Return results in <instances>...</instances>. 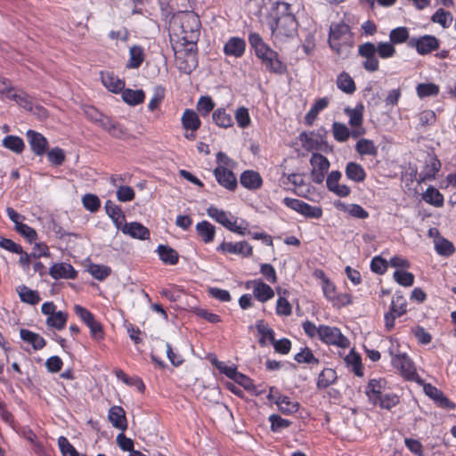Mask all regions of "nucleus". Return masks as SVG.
Returning a JSON list of instances; mask_svg holds the SVG:
<instances>
[{
	"instance_id": "obj_1",
	"label": "nucleus",
	"mask_w": 456,
	"mask_h": 456,
	"mask_svg": "<svg viewBox=\"0 0 456 456\" xmlns=\"http://www.w3.org/2000/svg\"><path fill=\"white\" fill-rule=\"evenodd\" d=\"M200 20L193 12H183L174 17L171 28L180 45L195 47L200 38Z\"/></svg>"
},
{
	"instance_id": "obj_2",
	"label": "nucleus",
	"mask_w": 456,
	"mask_h": 456,
	"mask_svg": "<svg viewBox=\"0 0 456 456\" xmlns=\"http://www.w3.org/2000/svg\"><path fill=\"white\" fill-rule=\"evenodd\" d=\"M297 21L290 11V4L286 2H278L276 13L269 23L273 36L280 41L294 37L297 31Z\"/></svg>"
},
{
	"instance_id": "obj_3",
	"label": "nucleus",
	"mask_w": 456,
	"mask_h": 456,
	"mask_svg": "<svg viewBox=\"0 0 456 456\" xmlns=\"http://www.w3.org/2000/svg\"><path fill=\"white\" fill-rule=\"evenodd\" d=\"M353 36L350 27L346 23L332 24L330 28L329 45L337 54L342 53V47L344 45H351Z\"/></svg>"
},
{
	"instance_id": "obj_4",
	"label": "nucleus",
	"mask_w": 456,
	"mask_h": 456,
	"mask_svg": "<svg viewBox=\"0 0 456 456\" xmlns=\"http://www.w3.org/2000/svg\"><path fill=\"white\" fill-rule=\"evenodd\" d=\"M181 49H175V62L180 71L191 74L198 65L197 45H180Z\"/></svg>"
},
{
	"instance_id": "obj_5",
	"label": "nucleus",
	"mask_w": 456,
	"mask_h": 456,
	"mask_svg": "<svg viewBox=\"0 0 456 456\" xmlns=\"http://www.w3.org/2000/svg\"><path fill=\"white\" fill-rule=\"evenodd\" d=\"M256 56L271 73L283 75L287 72V65L280 60L278 53L270 46L256 54Z\"/></svg>"
},
{
	"instance_id": "obj_6",
	"label": "nucleus",
	"mask_w": 456,
	"mask_h": 456,
	"mask_svg": "<svg viewBox=\"0 0 456 456\" xmlns=\"http://www.w3.org/2000/svg\"><path fill=\"white\" fill-rule=\"evenodd\" d=\"M319 338L328 345H334L342 348L349 346V340L336 327L320 325Z\"/></svg>"
},
{
	"instance_id": "obj_7",
	"label": "nucleus",
	"mask_w": 456,
	"mask_h": 456,
	"mask_svg": "<svg viewBox=\"0 0 456 456\" xmlns=\"http://www.w3.org/2000/svg\"><path fill=\"white\" fill-rule=\"evenodd\" d=\"M376 53V45L373 43L366 42L358 46V54L365 59L362 67L368 72H375L379 68Z\"/></svg>"
},
{
	"instance_id": "obj_8",
	"label": "nucleus",
	"mask_w": 456,
	"mask_h": 456,
	"mask_svg": "<svg viewBox=\"0 0 456 456\" xmlns=\"http://www.w3.org/2000/svg\"><path fill=\"white\" fill-rule=\"evenodd\" d=\"M283 203L288 208L300 213L308 218H320L322 215V209L320 207L311 206L308 203L292 198H285Z\"/></svg>"
},
{
	"instance_id": "obj_9",
	"label": "nucleus",
	"mask_w": 456,
	"mask_h": 456,
	"mask_svg": "<svg viewBox=\"0 0 456 456\" xmlns=\"http://www.w3.org/2000/svg\"><path fill=\"white\" fill-rule=\"evenodd\" d=\"M310 164L313 167L311 171L312 181L318 184L322 183L330 167L328 159L320 153H313L310 159Z\"/></svg>"
},
{
	"instance_id": "obj_10",
	"label": "nucleus",
	"mask_w": 456,
	"mask_h": 456,
	"mask_svg": "<svg viewBox=\"0 0 456 456\" xmlns=\"http://www.w3.org/2000/svg\"><path fill=\"white\" fill-rule=\"evenodd\" d=\"M327 131L324 127H321L316 133L303 132L299 135V140L302 142V146L308 150H319L321 146L325 143V137Z\"/></svg>"
},
{
	"instance_id": "obj_11",
	"label": "nucleus",
	"mask_w": 456,
	"mask_h": 456,
	"mask_svg": "<svg viewBox=\"0 0 456 456\" xmlns=\"http://www.w3.org/2000/svg\"><path fill=\"white\" fill-rule=\"evenodd\" d=\"M411 47H415L417 52L425 55L439 47V41L435 36L425 35L419 37H411L409 41Z\"/></svg>"
},
{
	"instance_id": "obj_12",
	"label": "nucleus",
	"mask_w": 456,
	"mask_h": 456,
	"mask_svg": "<svg viewBox=\"0 0 456 456\" xmlns=\"http://www.w3.org/2000/svg\"><path fill=\"white\" fill-rule=\"evenodd\" d=\"M392 364L400 370L403 376L407 379L415 380L417 376L415 368L405 354H395L392 357Z\"/></svg>"
},
{
	"instance_id": "obj_13",
	"label": "nucleus",
	"mask_w": 456,
	"mask_h": 456,
	"mask_svg": "<svg viewBox=\"0 0 456 456\" xmlns=\"http://www.w3.org/2000/svg\"><path fill=\"white\" fill-rule=\"evenodd\" d=\"M247 289H253L254 297L264 303L274 297L273 289L262 280H253L246 282Z\"/></svg>"
},
{
	"instance_id": "obj_14",
	"label": "nucleus",
	"mask_w": 456,
	"mask_h": 456,
	"mask_svg": "<svg viewBox=\"0 0 456 456\" xmlns=\"http://www.w3.org/2000/svg\"><path fill=\"white\" fill-rule=\"evenodd\" d=\"M26 136L35 155L43 156L46 152L48 141L42 134L29 129L27 131Z\"/></svg>"
},
{
	"instance_id": "obj_15",
	"label": "nucleus",
	"mask_w": 456,
	"mask_h": 456,
	"mask_svg": "<svg viewBox=\"0 0 456 456\" xmlns=\"http://www.w3.org/2000/svg\"><path fill=\"white\" fill-rule=\"evenodd\" d=\"M216 249L224 253L240 255L245 257L253 254V248L247 241L237 243L223 241Z\"/></svg>"
},
{
	"instance_id": "obj_16",
	"label": "nucleus",
	"mask_w": 456,
	"mask_h": 456,
	"mask_svg": "<svg viewBox=\"0 0 456 456\" xmlns=\"http://www.w3.org/2000/svg\"><path fill=\"white\" fill-rule=\"evenodd\" d=\"M213 173L221 186L230 191H234L236 189L237 178L232 171L226 167H216Z\"/></svg>"
},
{
	"instance_id": "obj_17",
	"label": "nucleus",
	"mask_w": 456,
	"mask_h": 456,
	"mask_svg": "<svg viewBox=\"0 0 456 456\" xmlns=\"http://www.w3.org/2000/svg\"><path fill=\"white\" fill-rule=\"evenodd\" d=\"M423 389L425 394L432 398L440 407L444 409H454L456 407L455 403L451 402L441 390L431 384H424Z\"/></svg>"
},
{
	"instance_id": "obj_18",
	"label": "nucleus",
	"mask_w": 456,
	"mask_h": 456,
	"mask_svg": "<svg viewBox=\"0 0 456 456\" xmlns=\"http://www.w3.org/2000/svg\"><path fill=\"white\" fill-rule=\"evenodd\" d=\"M49 274L54 279H75L77 275L74 267L68 263H57L51 266Z\"/></svg>"
},
{
	"instance_id": "obj_19",
	"label": "nucleus",
	"mask_w": 456,
	"mask_h": 456,
	"mask_svg": "<svg viewBox=\"0 0 456 456\" xmlns=\"http://www.w3.org/2000/svg\"><path fill=\"white\" fill-rule=\"evenodd\" d=\"M240 183L248 190H257L262 186L263 180L258 172L246 170L242 172L240 177Z\"/></svg>"
},
{
	"instance_id": "obj_20",
	"label": "nucleus",
	"mask_w": 456,
	"mask_h": 456,
	"mask_svg": "<svg viewBox=\"0 0 456 456\" xmlns=\"http://www.w3.org/2000/svg\"><path fill=\"white\" fill-rule=\"evenodd\" d=\"M246 49V42L240 37H231L224 45V52L226 55L241 57Z\"/></svg>"
},
{
	"instance_id": "obj_21",
	"label": "nucleus",
	"mask_w": 456,
	"mask_h": 456,
	"mask_svg": "<svg viewBox=\"0 0 456 456\" xmlns=\"http://www.w3.org/2000/svg\"><path fill=\"white\" fill-rule=\"evenodd\" d=\"M121 231L123 233L139 240H146L150 236V231L148 228L137 222L124 224Z\"/></svg>"
},
{
	"instance_id": "obj_22",
	"label": "nucleus",
	"mask_w": 456,
	"mask_h": 456,
	"mask_svg": "<svg viewBox=\"0 0 456 456\" xmlns=\"http://www.w3.org/2000/svg\"><path fill=\"white\" fill-rule=\"evenodd\" d=\"M109 419L112 426L118 429L125 431L127 428L126 412L120 406H112L109 410Z\"/></svg>"
},
{
	"instance_id": "obj_23",
	"label": "nucleus",
	"mask_w": 456,
	"mask_h": 456,
	"mask_svg": "<svg viewBox=\"0 0 456 456\" xmlns=\"http://www.w3.org/2000/svg\"><path fill=\"white\" fill-rule=\"evenodd\" d=\"M102 128L106 130L111 136L118 139H123L128 134L127 130L123 126L109 117L102 123Z\"/></svg>"
},
{
	"instance_id": "obj_24",
	"label": "nucleus",
	"mask_w": 456,
	"mask_h": 456,
	"mask_svg": "<svg viewBox=\"0 0 456 456\" xmlns=\"http://www.w3.org/2000/svg\"><path fill=\"white\" fill-rule=\"evenodd\" d=\"M20 338L30 344L34 350H40L45 346V338L37 333L26 329H20Z\"/></svg>"
},
{
	"instance_id": "obj_25",
	"label": "nucleus",
	"mask_w": 456,
	"mask_h": 456,
	"mask_svg": "<svg viewBox=\"0 0 456 456\" xmlns=\"http://www.w3.org/2000/svg\"><path fill=\"white\" fill-rule=\"evenodd\" d=\"M102 82L110 92L118 93L124 89L125 82L110 72H102Z\"/></svg>"
},
{
	"instance_id": "obj_26",
	"label": "nucleus",
	"mask_w": 456,
	"mask_h": 456,
	"mask_svg": "<svg viewBox=\"0 0 456 456\" xmlns=\"http://www.w3.org/2000/svg\"><path fill=\"white\" fill-rule=\"evenodd\" d=\"M105 209L108 216L112 219L117 228L121 229L123 222L125 221V215L118 205L113 203L111 200L105 202Z\"/></svg>"
},
{
	"instance_id": "obj_27",
	"label": "nucleus",
	"mask_w": 456,
	"mask_h": 456,
	"mask_svg": "<svg viewBox=\"0 0 456 456\" xmlns=\"http://www.w3.org/2000/svg\"><path fill=\"white\" fill-rule=\"evenodd\" d=\"M182 124L186 130L195 132L200 128L201 122L194 110L187 109L182 116Z\"/></svg>"
},
{
	"instance_id": "obj_28",
	"label": "nucleus",
	"mask_w": 456,
	"mask_h": 456,
	"mask_svg": "<svg viewBox=\"0 0 456 456\" xmlns=\"http://www.w3.org/2000/svg\"><path fill=\"white\" fill-rule=\"evenodd\" d=\"M198 235L205 243L213 241L216 234V228L208 221H201L196 224Z\"/></svg>"
},
{
	"instance_id": "obj_29",
	"label": "nucleus",
	"mask_w": 456,
	"mask_h": 456,
	"mask_svg": "<svg viewBox=\"0 0 456 456\" xmlns=\"http://www.w3.org/2000/svg\"><path fill=\"white\" fill-rule=\"evenodd\" d=\"M346 175L348 179L355 183H361L364 181L366 173L360 164L355 162H349L346 167Z\"/></svg>"
},
{
	"instance_id": "obj_30",
	"label": "nucleus",
	"mask_w": 456,
	"mask_h": 456,
	"mask_svg": "<svg viewBox=\"0 0 456 456\" xmlns=\"http://www.w3.org/2000/svg\"><path fill=\"white\" fill-rule=\"evenodd\" d=\"M157 252L161 261L167 265H175L178 262V253L167 245H159Z\"/></svg>"
},
{
	"instance_id": "obj_31",
	"label": "nucleus",
	"mask_w": 456,
	"mask_h": 456,
	"mask_svg": "<svg viewBox=\"0 0 456 456\" xmlns=\"http://www.w3.org/2000/svg\"><path fill=\"white\" fill-rule=\"evenodd\" d=\"M212 119L220 127L228 128L233 126L232 115L224 108L214 110Z\"/></svg>"
},
{
	"instance_id": "obj_32",
	"label": "nucleus",
	"mask_w": 456,
	"mask_h": 456,
	"mask_svg": "<svg viewBox=\"0 0 456 456\" xmlns=\"http://www.w3.org/2000/svg\"><path fill=\"white\" fill-rule=\"evenodd\" d=\"M274 403L277 404L279 410L284 414L294 413L299 409V403L296 401L290 400L288 396L279 395L275 398Z\"/></svg>"
},
{
	"instance_id": "obj_33",
	"label": "nucleus",
	"mask_w": 456,
	"mask_h": 456,
	"mask_svg": "<svg viewBox=\"0 0 456 456\" xmlns=\"http://www.w3.org/2000/svg\"><path fill=\"white\" fill-rule=\"evenodd\" d=\"M144 61V51L139 45H134L129 51V60L126 64L128 69L139 68Z\"/></svg>"
},
{
	"instance_id": "obj_34",
	"label": "nucleus",
	"mask_w": 456,
	"mask_h": 456,
	"mask_svg": "<svg viewBox=\"0 0 456 456\" xmlns=\"http://www.w3.org/2000/svg\"><path fill=\"white\" fill-rule=\"evenodd\" d=\"M17 292L20 300L29 305H37L41 299L37 291L32 290L25 285L19 286Z\"/></svg>"
},
{
	"instance_id": "obj_35",
	"label": "nucleus",
	"mask_w": 456,
	"mask_h": 456,
	"mask_svg": "<svg viewBox=\"0 0 456 456\" xmlns=\"http://www.w3.org/2000/svg\"><path fill=\"white\" fill-rule=\"evenodd\" d=\"M422 199L427 203L433 205L436 208H440L444 205L443 194L437 189L432 186H429L422 194Z\"/></svg>"
},
{
	"instance_id": "obj_36",
	"label": "nucleus",
	"mask_w": 456,
	"mask_h": 456,
	"mask_svg": "<svg viewBox=\"0 0 456 456\" xmlns=\"http://www.w3.org/2000/svg\"><path fill=\"white\" fill-rule=\"evenodd\" d=\"M3 146L16 154H20L24 148L25 143L23 140L17 135H7L3 139Z\"/></svg>"
},
{
	"instance_id": "obj_37",
	"label": "nucleus",
	"mask_w": 456,
	"mask_h": 456,
	"mask_svg": "<svg viewBox=\"0 0 456 456\" xmlns=\"http://www.w3.org/2000/svg\"><path fill=\"white\" fill-rule=\"evenodd\" d=\"M345 113L349 118V125L351 126H361L363 122V106L362 104H359L355 108L352 109L350 107H346L345 109Z\"/></svg>"
},
{
	"instance_id": "obj_38",
	"label": "nucleus",
	"mask_w": 456,
	"mask_h": 456,
	"mask_svg": "<svg viewBox=\"0 0 456 456\" xmlns=\"http://www.w3.org/2000/svg\"><path fill=\"white\" fill-rule=\"evenodd\" d=\"M355 151L362 156L370 155L375 157L378 155V148L373 141L370 139H360L355 144Z\"/></svg>"
},
{
	"instance_id": "obj_39",
	"label": "nucleus",
	"mask_w": 456,
	"mask_h": 456,
	"mask_svg": "<svg viewBox=\"0 0 456 456\" xmlns=\"http://www.w3.org/2000/svg\"><path fill=\"white\" fill-rule=\"evenodd\" d=\"M337 379L336 371L333 369H324L318 377L317 387L319 389H325L332 385Z\"/></svg>"
},
{
	"instance_id": "obj_40",
	"label": "nucleus",
	"mask_w": 456,
	"mask_h": 456,
	"mask_svg": "<svg viewBox=\"0 0 456 456\" xmlns=\"http://www.w3.org/2000/svg\"><path fill=\"white\" fill-rule=\"evenodd\" d=\"M338 87L346 94H353L356 90L354 81L346 72H342L337 78Z\"/></svg>"
},
{
	"instance_id": "obj_41",
	"label": "nucleus",
	"mask_w": 456,
	"mask_h": 456,
	"mask_svg": "<svg viewBox=\"0 0 456 456\" xmlns=\"http://www.w3.org/2000/svg\"><path fill=\"white\" fill-rule=\"evenodd\" d=\"M382 380L370 379L366 387V395L369 399L375 404L378 403V399L382 395Z\"/></svg>"
},
{
	"instance_id": "obj_42",
	"label": "nucleus",
	"mask_w": 456,
	"mask_h": 456,
	"mask_svg": "<svg viewBox=\"0 0 456 456\" xmlns=\"http://www.w3.org/2000/svg\"><path fill=\"white\" fill-rule=\"evenodd\" d=\"M344 360L347 366L353 367V371L356 376L362 377L363 375L361 356L354 349L350 351Z\"/></svg>"
},
{
	"instance_id": "obj_43",
	"label": "nucleus",
	"mask_w": 456,
	"mask_h": 456,
	"mask_svg": "<svg viewBox=\"0 0 456 456\" xmlns=\"http://www.w3.org/2000/svg\"><path fill=\"white\" fill-rule=\"evenodd\" d=\"M68 320V314L65 312L59 311L46 319V324L49 327L54 328L58 330L64 329Z\"/></svg>"
},
{
	"instance_id": "obj_44",
	"label": "nucleus",
	"mask_w": 456,
	"mask_h": 456,
	"mask_svg": "<svg viewBox=\"0 0 456 456\" xmlns=\"http://www.w3.org/2000/svg\"><path fill=\"white\" fill-rule=\"evenodd\" d=\"M144 96L142 90L125 89L122 92L123 100L129 105H137L142 102Z\"/></svg>"
},
{
	"instance_id": "obj_45",
	"label": "nucleus",
	"mask_w": 456,
	"mask_h": 456,
	"mask_svg": "<svg viewBox=\"0 0 456 456\" xmlns=\"http://www.w3.org/2000/svg\"><path fill=\"white\" fill-rule=\"evenodd\" d=\"M207 213L211 218L216 220L217 223L223 224L225 228L228 229L229 226H232V221L229 219L226 212H224V210L218 209L217 208L211 206L207 209Z\"/></svg>"
},
{
	"instance_id": "obj_46",
	"label": "nucleus",
	"mask_w": 456,
	"mask_h": 456,
	"mask_svg": "<svg viewBox=\"0 0 456 456\" xmlns=\"http://www.w3.org/2000/svg\"><path fill=\"white\" fill-rule=\"evenodd\" d=\"M9 100L14 101L17 104L27 110H33L31 97L23 91H15L12 95H10Z\"/></svg>"
},
{
	"instance_id": "obj_47",
	"label": "nucleus",
	"mask_w": 456,
	"mask_h": 456,
	"mask_svg": "<svg viewBox=\"0 0 456 456\" xmlns=\"http://www.w3.org/2000/svg\"><path fill=\"white\" fill-rule=\"evenodd\" d=\"M332 133L335 140L339 142L347 141L350 136V130L348 127L345 124L339 122H334L332 124Z\"/></svg>"
},
{
	"instance_id": "obj_48",
	"label": "nucleus",
	"mask_w": 456,
	"mask_h": 456,
	"mask_svg": "<svg viewBox=\"0 0 456 456\" xmlns=\"http://www.w3.org/2000/svg\"><path fill=\"white\" fill-rule=\"evenodd\" d=\"M434 23L440 24L443 28H448L452 21L451 12L444 11L443 8L438 9L431 17Z\"/></svg>"
},
{
	"instance_id": "obj_49",
	"label": "nucleus",
	"mask_w": 456,
	"mask_h": 456,
	"mask_svg": "<svg viewBox=\"0 0 456 456\" xmlns=\"http://www.w3.org/2000/svg\"><path fill=\"white\" fill-rule=\"evenodd\" d=\"M406 299L403 295L395 294L393 297L390 311L395 313L397 316H402L406 313Z\"/></svg>"
},
{
	"instance_id": "obj_50",
	"label": "nucleus",
	"mask_w": 456,
	"mask_h": 456,
	"mask_svg": "<svg viewBox=\"0 0 456 456\" xmlns=\"http://www.w3.org/2000/svg\"><path fill=\"white\" fill-rule=\"evenodd\" d=\"M435 248L439 255L444 256H452L455 252L453 244L444 238L436 241Z\"/></svg>"
},
{
	"instance_id": "obj_51",
	"label": "nucleus",
	"mask_w": 456,
	"mask_h": 456,
	"mask_svg": "<svg viewBox=\"0 0 456 456\" xmlns=\"http://www.w3.org/2000/svg\"><path fill=\"white\" fill-rule=\"evenodd\" d=\"M214 108L215 103L209 96H201L196 106L197 110L203 117L208 116Z\"/></svg>"
},
{
	"instance_id": "obj_52",
	"label": "nucleus",
	"mask_w": 456,
	"mask_h": 456,
	"mask_svg": "<svg viewBox=\"0 0 456 456\" xmlns=\"http://www.w3.org/2000/svg\"><path fill=\"white\" fill-rule=\"evenodd\" d=\"M409 37L408 29L405 27H398L390 31L389 39L390 42L395 44L404 43Z\"/></svg>"
},
{
	"instance_id": "obj_53",
	"label": "nucleus",
	"mask_w": 456,
	"mask_h": 456,
	"mask_svg": "<svg viewBox=\"0 0 456 456\" xmlns=\"http://www.w3.org/2000/svg\"><path fill=\"white\" fill-rule=\"evenodd\" d=\"M295 361L298 363H308V364H318L319 359L314 357L312 351L308 347H305L301 352L297 353L295 357Z\"/></svg>"
},
{
	"instance_id": "obj_54",
	"label": "nucleus",
	"mask_w": 456,
	"mask_h": 456,
	"mask_svg": "<svg viewBox=\"0 0 456 456\" xmlns=\"http://www.w3.org/2000/svg\"><path fill=\"white\" fill-rule=\"evenodd\" d=\"M376 52L382 59L391 58L395 53V48L391 42H380L376 45Z\"/></svg>"
},
{
	"instance_id": "obj_55",
	"label": "nucleus",
	"mask_w": 456,
	"mask_h": 456,
	"mask_svg": "<svg viewBox=\"0 0 456 456\" xmlns=\"http://www.w3.org/2000/svg\"><path fill=\"white\" fill-rule=\"evenodd\" d=\"M48 161L53 166H61L65 161V152L59 147L47 151Z\"/></svg>"
},
{
	"instance_id": "obj_56",
	"label": "nucleus",
	"mask_w": 456,
	"mask_h": 456,
	"mask_svg": "<svg viewBox=\"0 0 456 456\" xmlns=\"http://www.w3.org/2000/svg\"><path fill=\"white\" fill-rule=\"evenodd\" d=\"M393 278L398 284L404 287H410L414 282V275L409 272L397 270L394 273Z\"/></svg>"
},
{
	"instance_id": "obj_57",
	"label": "nucleus",
	"mask_w": 456,
	"mask_h": 456,
	"mask_svg": "<svg viewBox=\"0 0 456 456\" xmlns=\"http://www.w3.org/2000/svg\"><path fill=\"white\" fill-rule=\"evenodd\" d=\"M248 42L250 46L254 49L256 55L269 46L264 42L262 37L256 32L249 34Z\"/></svg>"
},
{
	"instance_id": "obj_58",
	"label": "nucleus",
	"mask_w": 456,
	"mask_h": 456,
	"mask_svg": "<svg viewBox=\"0 0 456 456\" xmlns=\"http://www.w3.org/2000/svg\"><path fill=\"white\" fill-rule=\"evenodd\" d=\"M439 87L433 83L419 84L417 86V94L420 98L435 96L438 94Z\"/></svg>"
},
{
	"instance_id": "obj_59",
	"label": "nucleus",
	"mask_w": 456,
	"mask_h": 456,
	"mask_svg": "<svg viewBox=\"0 0 456 456\" xmlns=\"http://www.w3.org/2000/svg\"><path fill=\"white\" fill-rule=\"evenodd\" d=\"M89 273L99 281L106 279L110 273V268L105 265L93 264L89 266Z\"/></svg>"
},
{
	"instance_id": "obj_60",
	"label": "nucleus",
	"mask_w": 456,
	"mask_h": 456,
	"mask_svg": "<svg viewBox=\"0 0 456 456\" xmlns=\"http://www.w3.org/2000/svg\"><path fill=\"white\" fill-rule=\"evenodd\" d=\"M58 445L62 456H78L79 454L65 436L58 438Z\"/></svg>"
},
{
	"instance_id": "obj_61",
	"label": "nucleus",
	"mask_w": 456,
	"mask_h": 456,
	"mask_svg": "<svg viewBox=\"0 0 456 456\" xmlns=\"http://www.w3.org/2000/svg\"><path fill=\"white\" fill-rule=\"evenodd\" d=\"M82 202L84 208L90 212H96L101 206L99 198L96 195L91 193L84 195Z\"/></svg>"
},
{
	"instance_id": "obj_62",
	"label": "nucleus",
	"mask_w": 456,
	"mask_h": 456,
	"mask_svg": "<svg viewBox=\"0 0 456 456\" xmlns=\"http://www.w3.org/2000/svg\"><path fill=\"white\" fill-rule=\"evenodd\" d=\"M234 116L235 120L240 127L246 128L250 125L251 119L247 108H238L237 110L235 111Z\"/></svg>"
},
{
	"instance_id": "obj_63",
	"label": "nucleus",
	"mask_w": 456,
	"mask_h": 456,
	"mask_svg": "<svg viewBox=\"0 0 456 456\" xmlns=\"http://www.w3.org/2000/svg\"><path fill=\"white\" fill-rule=\"evenodd\" d=\"M15 231L23 236L29 243L36 241L37 239L36 230L23 223L15 227Z\"/></svg>"
},
{
	"instance_id": "obj_64",
	"label": "nucleus",
	"mask_w": 456,
	"mask_h": 456,
	"mask_svg": "<svg viewBox=\"0 0 456 456\" xmlns=\"http://www.w3.org/2000/svg\"><path fill=\"white\" fill-rule=\"evenodd\" d=\"M86 326L90 329L91 337L94 340L100 341L103 339L104 332L102 325L98 321H96L95 318L87 322Z\"/></svg>"
}]
</instances>
